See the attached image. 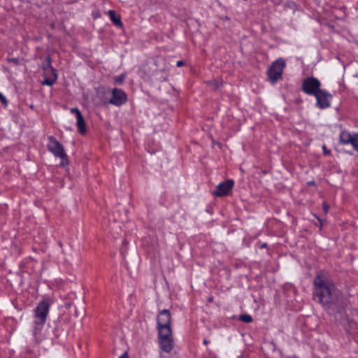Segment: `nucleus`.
Returning a JSON list of instances; mask_svg holds the SVG:
<instances>
[{
  "label": "nucleus",
  "mask_w": 358,
  "mask_h": 358,
  "mask_svg": "<svg viewBox=\"0 0 358 358\" xmlns=\"http://www.w3.org/2000/svg\"><path fill=\"white\" fill-rule=\"evenodd\" d=\"M313 298L329 314L340 313L343 308L341 291L324 271L318 272L314 278Z\"/></svg>",
  "instance_id": "1"
},
{
  "label": "nucleus",
  "mask_w": 358,
  "mask_h": 358,
  "mask_svg": "<svg viewBox=\"0 0 358 358\" xmlns=\"http://www.w3.org/2000/svg\"><path fill=\"white\" fill-rule=\"evenodd\" d=\"M286 66V63L282 58H279L273 62L267 70V76L268 80L274 84L282 78L283 70Z\"/></svg>",
  "instance_id": "2"
},
{
  "label": "nucleus",
  "mask_w": 358,
  "mask_h": 358,
  "mask_svg": "<svg viewBox=\"0 0 358 358\" xmlns=\"http://www.w3.org/2000/svg\"><path fill=\"white\" fill-rule=\"evenodd\" d=\"M48 150L56 157L62 159L61 165L67 163V155L62 145L52 136L48 137Z\"/></svg>",
  "instance_id": "3"
},
{
  "label": "nucleus",
  "mask_w": 358,
  "mask_h": 358,
  "mask_svg": "<svg viewBox=\"0 0 358 358\" xmlns=\"http://www.w3.org/2000/svg\"><path fill=\"white\" fill-rule=\"evenodd\" d=\"M50 305L51 301L50 299H43L41 301L34 310L33 321L45 322Z\"/></svg>",
  "instance_id": "4"
},
{
  "label": "nucleus",
  "mask_w": 358,
  "mask_h": 358,
  "mask_svg": "<svg viewBox=\"0 0 358 358\" xmlns=\"http://www.w3.org/2000/svg\"><path fill=\"white\" fill-rule=\"evenodd\" d=\"M158 334L161 349L166 352H170L173 347V338L171 330L167 331L164 329V331H158Z\"/></svg>",
  "instance_id": "5"
},
{
  "label": "nucleus",
  "mask_w": 358,
  "mask_h": 358,
  "mask_svg": "<svg viewBox=\"0 0 358 358\" xmlns=\"http://www.w3.org/2000/svg\"><path fill=\"white\" fill-rule=\"evenodd\" d=\"M320 80L314 77H308L303 80L302 90L308 95L315 96L321 89Z\"/></svg>",
  "instance_id": "6"
},
{
  "label": "nucleus",
  "mask_w": 358,
  "mask_h": 358,
  "mask_svg": "<svg viewBox=\"0 0 358 358\" xmlns=\"http://www.w3.org/2000/svg\"><path fill=\"white\" fill-rule=\"evenodd\" d=\"M157 320L158 331H164V329H166L167 331L171 330V315L169 310L164 309L161 310L157 315Z\"/></svg>",
  "instance_id": "7"
},
{
  "label": "nucleus",
  "mask_w": 358,
  "mask_h": 358,
  "mask_svg": "<svg viewBox=\"0 0 358 358\" xmlns=\"http://www.w3.org/2000/svg\"><path fill=\"white\" fill-rule=\"evenodd\" d=\"M317 100V106L324 109L329 108L331 104V94L324 90H320L315 96Z\"/></svg>",
  "instance_id": "8"
},
{
  "label": "nucleus",
  "mask_w": 358,
  "mask_h": 358,
  "mask_svg": "<svg viewBox=\"0 0 358 358\" xmlns=\"http://www.w3.org/2000/svg\"><path fill=\"white\" fill-rule=\"evenodd\" d=\"M127 100V94L122 90L114 88L112 91V98L108 102L112 105L120 106L125 103Z\"/></svg>",
  "instance_id": "9"
},
{
  "label": "nucleus",
  "mask_w": 358,
  "mask_h": 358,
  "mask_svg": "<svg viewBox=\"0 0 358 358\" xmlns=\"http://www.w3.org/2000/svg\"><path fill=\"white\" fill-rule=\"evenodd\" d=\"M340 142L342 144H351L354 150L358 152V134H351L343 131L340 134Z\"/></svg>",
  "instance_id": "10"
},
{
  "label": "nucleus",
  "mask_w": 358,
  "mask_h": 358,
  "mask_svg": "<svg viewBox=\"0 0 358 358\" xmlns=\"http://www.w3.org/2000/svg\"><path fill=\"white\" fill-rule=\"evenodd\" d=\"M45 322L33 321V336L36 343H41L46 337V332L44 330Z\"/></svg>",
  "instance_id": "11"
},
{
  "label": "nucleus",
  "mask_w": 358,
  "mask_h": 358,
  "mask_svg": "<svg viewBox=\"0 0 358 358\" xmlns=\"http://www.w3.org/2000/svg\"><path fill=\"white\" fill-rule=\"evenodd\" d=\"M71 112L76 115V126L78 131L81 134H84L86 132L85 122L80 111L77 108H73L71 109Z\"/></svg>",
  "instance_id": "12"
},
{
  "label": "nucleus",
  "mask_w": 358,
  "mask_h": 358,
  "mask_svg": "<svg viewBox=\"0 0 358 358\" xmlns=\"http://www.w3.org/2000/svg\"><path fill=\"white\" fill-rule=\"evenodd\" d=\"M108 16L110 20L117 26L121 27L122 25V21L120 20V15H117L115 11L113 10H110L108 11Z\"/></svg>",
  "instance_id": "13"
},
{
  "label": "nucleus",
  "mask_w": 358,
  "mask_h": 358,
  "mask_svg": "<svg viewBox=\"0 0 358 358\" xmlns=\"http://www.w3.org/2000/svg\"><path fill=\"white\" fill-rule=\"evenodd\" d=\"M52 73V76L50 77V78H45V80L43 81V85H48V86H52L57 80V74L56 73V71L53 69H50Z\"/></svg>",
  "instance_id": "14"
},
{
  "label": "nucleus",
  "mask_w": 358,
  "mask_h": 358,
  "mask_svg": "<svg viewBox=\"0 0 358 358\" xmlns=\"http://www.w3.org/2000/svg\"><path fill=\"white\" fill-rule=\"evenodd\" d=\"M234 185V181L231 179L225 180V196L231 194V189Z\"/></svg>",
  "instance_id": "15"
},
{
  "label": "nucleus",
  "mask_w": 358,
  "mask_h": 358,
  "mask_svg": "<svg viewBox=\"0 0 358 358\" xmlns=\"http://www.w3.org/2000/svg\"><path fill=\"white\" fill-rule=\"evenodd\" d=\"M213 194L218 196H222L224 195V182L219 183L217 189L213 192Z\"/></svg>",
  "instance_id": "16"
},
{
  "label": "nucleus",
  "mask_w": 358,
  "mask_h": 358,
  "mask_svg": "<svg viewBox=\"0 0 358 358\" xmlns=\"http://www.w3.org/2000/svg\"><path fill=\"white\" fill-rule=\"evenodd\" d=\"M238 319L245 323H250L252 322V317L251 315L248 314L241 315Z\"/></svg>",
  "instance_id": "17"
},
{
  "label": "nucleus",
  "mask_w": 358,
  "mask_h": 358,
  "mask_svg": "<svg viewBox=\"0 0 358 358\" xmlns=\"http://www.w3.org/2000/svg\"><path fill=\"white\" fill-rule=\"evenodd\" d=\"M210 84L212 85V87L214 89V90H219L222 86V82H220L218 80H213L210 82Z\"/></svg>",
  "instance_id": "18"
},
{
  "label": "nucleus",
  "mask_w": 358,
  "mask_h": 358,
  "mask_svg": "<svg viewBox=\"0 0 358 358\" xmlns=\"http://www.w3.org/2000/svg\"><path fill=\"white\" fill-rule=\"evenodd\" d=\"M125 74L122 73L120 76H115L114 80L116 83L121 84L123 83L124 80L125 79Z\"/></svg>",
  "instance_id": "19"
},
{
  "label": "nucleus",
  "mask_w": 358,
  "mask_h": 358,
  "mask_svg": "<svg viewBox=\"0 0 358 358\" xmlns=\"http://www.w3.org/2000/svg\"><path fill=\"white\" fill-rule=\"evenodd\" d=\"M0 101L5 106H7L8 101L6 98L3 96V94L0 92Z\"/></svg>",
  "instance_id": "20"
},
{
  "label": "nucleus",
  "mask_w": 358,
  "mask_h": 358,
  "mask_svg": "<svg viewBox=\"0 0 358 358\" xmlns=\"http://www.w3.org/2000/svg\"><path fill=\"white\" fill-rule=\"evenodd\" d=\"M322 208H323V210H324V213L327 214L329 209V204L327 202L324 201L322 203Z\"/></svg>",
  "instance_id": "21"
},
{
  "label": "nucleus",
  "mask_w": 358,
  "mask_h": 358,
  "mask_svg": "<svg viewBox=\"0 0 358 358\" xmlns=\"http://www.w3.org/2000/svg\"><path fill=\"white\" fill-rule=\"evenodd\" d=\"M322 150L324 151V154L326 155H329L330 154V150L327 149V147L325 145L322 146Z\"/></svg>",
  "instance_id": "22"
},
{
  "label": "nucleus",
  "mask_w": 358,
  "mask_h": 358,
  "mask_svg": "<svg viewBox=\"0 0 358 358\" xmlns=\"http://www.w3.org/2000/svg\"><path fill=\"white\" fill-rule=\"evenodd\" d=\"M182 65H183V62H182V60H179V61H178V62H177V63H176V66H177L178 67H180V66H182Z\"/></svg>",
  "instance_id": "23"
},
{
  "label": "nucleus",
  "mask_w": 358,
  "mask_h": 358,
  "mask_svg": "<svg viewBox=\"0 0 358 358\" xmlns=\"http://www.w3.org/2000/svg\"><path fill=\"white\" fill-rule=\"evenodd\" d=\"M119 358H129L127 353H124L121 356L119 357Z\"/></svg>",
  "instance_id": "24"
},
{
  "label": "nucleus",
  "mask_w": 358,
  "mask_h": 358,
  "mask_svg": "<svg viewBox=\"0 0 358 358\" xmlns=\"http://www.w3.org/2000/svg\"><path fill=\"white\" fill-rule=\"evenodd\" d=\"M266 246V243H264L262 245V248H265Z\"/></svg>",
  "instance_id": "25"
},
{
  "label": "nucleus",
  "mask_w": 358,
  "mask_h": 358,
  "mask_svg": "<svg viewBox=\"0 0 358 358\" xmlns=\"http://www.w3.org/2000/svg\"><path fill=\"white\" fill-rule=\"evenodd\" d=\"M12 61H13V62H17V60H16L15 59H13Z\"/></svg>",
  "instance_id": "26"
},
{
  "label": "nucleus",
  "mask_w": 358,
  "mask_h": 358,
  "mask_svg": "<svg viewBox=\"0 0 358 358\" xmlns=\"http://www.w3.org/2000/svg\"><path fill=\"white\" fill-rule=\"evenodd\" d=\"M288 358H296V357H288Z\"/></svg>",
  "instance_id": "27"
}]
</instances>
